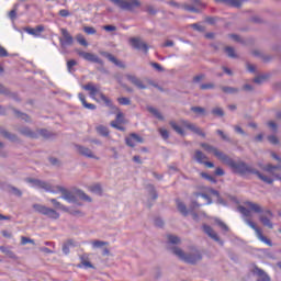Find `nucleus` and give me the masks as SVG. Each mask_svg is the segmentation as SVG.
Returning <instances> with one entry per match:
<instances>
[{
	"label": "nucleus",
	"instance_id": "5701e85b",
	"mask_svg": "<svg viewBox=\"0 0 281 281\" xmlns=\"http://www.w3.org/2000/svg\"><path fill=\"white\" fill-rule=\"evenodd\" d=\"M177 207L179 210V212L183 215V216H188L189 211L188 207L186 206V204L183 202H181V200H177Z\"/></svg>",
	"mask_w": 281,
	"mask_h": 281
},
{
	"label": "nucleus",
	"instance_id": "13d9d810",
	"mask_svg": "<svg viewBox=\"0 0 281 281\" xmlns=\"http://www.w3.org/2000/svg\"><path fill=\"white\" fill-rule=\"evenodd\" d=\"M191 27H193V30H196L198 32H205V27H203V25H200L198 23L192 24Z\"/></svg>",
	"mask_w": 281,
	"mask_h": 281
},
{
	"label": "nucleus",
	"instance_id": "bb28decb",
	"mask_svg": "<svg viewBox=\"0 0 281 281\" xmlns=\"http://www.w3.org/2000/svg\"><path fill=\"white\" fill-rule=\"evenodd\" d=\"M78 196L81 199V201H86L87 203H91L93 200L91 196H89L85 191L78 190L77 191Z\"/></svg>",
	"mask_w": 281,
	"mask_h": 281
},
{
	"label": "nucleus",
	"instance_id": "cd10ccee",
	"mask_svg": "<svg viewBox=\"0 0 281 281\" xmlns=\"http://www.w3.org/2000/svg\"><path fill=\"white\" fill-rule=\"evenodd\" d=\"M89 190L93 194H98L99 196H101V194H102V186H100V184H93V186L89 187Z\"/></svg>",
	"mask_w": 281,
	"mask_h": 281
},
{
	"label": "nucleus",
	"instance_id": "2eb2a0df",
	"mask_svg": "<svg viewBox=\"0 0 281 281\" xmlns=\"http://www.w3.org/2000/svg\"><path fill=\"white\" fill-rule=\"evenodd\" d=\"M125 143L131 148H135V146H137V144H144V138H142V136L133 133L128 137L125 138Z\"/></svg>",
	"mask_w": 281,
	"mask_h": 281
},
{
	"label": "nucleus",
	"instance_id": "6e6552de",
	"mask_svg": "<svg viewBox=\"0 0 281 281\" xmlns=\"http://www.w3.org/2000/svg\"><path fill=\"white\" fill-rule=\"evenodd\" d=\"M33 209L38 214H43L44 216H47V218H53V221L60 218V213H58V212H56V210L49 209L45 205L34 204Z\"/></svg>",
	"mask_w": 281,
	"mask_h": 281
},
{
	"label": "nucleus",
	"instance_id": "7c9ffc66",
	"mask_svg": "<svg viewBox=\"0 0 281 281\" xmlns=\"http://www.w3.org/2000/svg\"><path fill=\"white\" fill-rule=\"evenodd\" d=\"M148 111H149V113H151V115L156 116L157 120H164V116L161 115V113L159 112V110H157V109L150 106V108H148Z\"/></svg>",
	"mask_w": 281,
	"mask_h": 281
},
{
	"label": "nucleus",
	"instance_id": "f3484780",
	"mask_svg": "<svg viewBox=\"0 0 281 281\" xmlns=\"http://www.w3.org/2000/svg\"><path fill=\"white\" fill-rule=\"evenodd\" d=\"M26 34H30L31 36H34L35 38H41V34L45 32V26L37 25L35 29L26 27L25 29Z\"/></svg>",
	"mask_w": 281,
	"mask_h": 281
},
{
	"label": "nucleus",
	"instance_id": "680f3d73",
	"mask_svg": "<svg viewBox=\"0 0 281 281\" xmlns=\"http://www.w3.org/2000/svg\"><path fill=\"white\" fill-rule=\"evenodd\" d=\"M184 10H187L188 12H200V10L196 9V7L192 5H184Z\"/></svg>",
	"mask_w": 281,
	"mask_h": 281
},
{
	"label": "nucleus",
	"instance_id": "a19ab883",
	"mask_svg": "<svg viewBox=\"0 0 281 281\" xmlns=\"http://www.w3.org/2000/svg\"><path fill=\"white\" fill-rule=\"evenodd\" d=\"M119 104H122L123 106H128L131 104V99L126 97H122L117 99Z\"/></svg>",
	"mask_w": 281,
	"mask_h": 281
},
{
	"label": "nucleus",
	"instance_id": "e2e57ef3",
	"mask_svg": "<svg viewBox=\"0 0 281 281\" xmlns=\"http://www.w3.org/2000/svg\"><path fill=\"white\" fill-rule=\"evenodd\" d=\"M146 12H148V14H157V9H155L153 5H149L146 8Z\"/></svg>",
	"mask_w": 281,
	"mask_h": 281
},
{
	"label": "nucleus",
	"instance_id": "20e7f679",
	"mask_svg": "<svg viewBox=\"0 0 281 281\" xmlns=\"http://www.w3.org/2000/svg\"><path fill=\"white\" fill-rule=\"evenodd\" d=\"M223 164H226L229 166V168H233L234 172L237 175H257L258 178L263 181V183H273V178L260 173V171L251 168L245 162H236L226 156V159L223 161Z\"/></svg>",
	"mask_w": 281,
	"mask_h": 281
},
{
	"label": "nucleus",
	"instance_id": "4d7b16f0",
	"mask_svg": "<svg viewBox=\"0 0 281 281\" xmlns=\"http://www.w3.org/2000/svg\"><path fill=\"white\" fill-rule=\"evenodd\" d=\"M200 89H202L203 91H205L207 89H214V83H202L200 86Z\"/></svg>",
	"mask_w": 281,
	"mask_h": 281
},
{
	"label": "nucleus",
	"instance_id": "a211bd4d",
	"mask_svg": "<svg viewBox=\"0 0 281 281\" xmlns=\"http://www.w3.org/2000/svg\"><path fill=\"white\" fill-rule=\"evenodd\" d=\"M77 150L79 155H82L83 157H88V159H98V157L94 156L93 151L88 147H85L82 145H77Z\"/></svg>",
	"mask_w": 281,
	"mask_h": 281
},
{
	"label": "nucleus",
	"instance_id": "ea45409f",
	"mask_svg": "<svg viewBox=\"0 0 281 281\" xmlns=\"http://www.w3.org/2000/svg\"><path fill=\"white\" fill-rule=\"evenodd\" d=\"M224 93H238V88L234 87H222Z\"/></svg>",
	"mask_w": 281,
	"mask_h": 281
},
{
	"label": "nucleus",
	"instance_id": "0eeeda50",
	"mask_svg": "<svg viewBox=\"0 0 281 281\" xmlns=\"http://www.w3.org/2000/svg\"><path fill=\"white\" fill-rule=\"evenodd\" d=\"M111 3L119 7L120 10H125L126 12H134L135 9L142 7L139 0H110Z\"/></svg>",
	"mask_w": 281,
	"mask_h": 281
},
{
	"label": "nucleus",
	"instance_id": "c85d7f7f",
	"mask_svg": "<svg viewBox=\"0 0 281 281\" xmlns=\"http://www.w3.org/2000/svg\"><path fill=\"white\" fill-rule=\"evenodd\" d=\"M20 133L26 137H36V134H34V132H32L29 127H22Z\"/></svg>",
	"mask_w": 281,
	"mask_h": 281
},
{
	"label": "nucleus",
	"instance_id": "ddd939ff",
	"mask_svg": "<svg viewBox=\"0 0 281 281\" xmlns=\"http://www.w3.org/2000/svg\"><path fill=\"white\" fill-rule=\"evenodd\" d=\"M130 44L132 45V47H134V49H140L145 54H148V49H149L148 44L142 41V38L132 37L130 38Z\"/></svg>",
	"mask_w": 281,
	"mask_h": 281
},
{
	"label": "nucleus",
	"instance_id": "37998d69",
	"mask_svg": "<svg viewBox=\"0 0 281 281\" xmlns=\"http://www.w3.org/2000/svg\"><path fill=\"white\" fill-rule=\"evenodd\" d=\"M66 212H69V214H71L72 216H85V213H82V211L80 210H69L66 211Z\"/></svg>",
	"mask_w": 281,
	"mask_h": 281
},
{
	"label": "nucleus",
	"instance_id": "0e129e2a",
	"mask_svg": "<svg viewBox=\"0 0 281 281\" xmlns=\"http://www.w3.org/2000/svg\"><path fill=\"white\" fill-rule=\"evenodd\" d=\"M8 56V50L0 45V57L5 58Z\"/></svg>",
	"mask_w": 281,
	"mask_h": 281
},
{
	"label": "nucleus",
	"instance_id": "f257e3e1",
	"mask_svg": "<svg viewBox=\"0 0 281 281\" xmlns=\"http://www.w3.org/2000/svg\"><path fill=\"white\" fill-rule=\"evenodd\" d=\"M168 249L173 254V256L177 257L178 260H181L182 262H186L187 265H196V262H201L203 260V255L201 254V250L196 249L195 247L190 248L188 252L183 251V249L171 246V245H179L181 243V239L178 236L175 235H168Z\"/></svg>",
	"mask_w": 281,
	"mask_h": 281
},
{
	"label": "nucleus",
	"instance_id": "f8f14e48",
	"mask_svg": "<svg viewBox=\"0 0 281 281\" xmlns=\"http://www.w3.org/2000/svg\"><path fill=\"white\" fill-rule=\"evenodd\" d=\"M77 54H78V56L83 58V60H88V63H97V65L104 64L102 61V59H100V57H98V55H95V54L87 53V52H82V50H78Z\"/></svg>",
	"mask_w": 281,
	"mask_h": 281
},
{
	"label": "nucleus",
	"instance_id": "f03ea898",
	"mask_svg": "<svg viewBox=\"0 0 281 281\" xmlns=\"http://www.w3.org/2000/svg\"><path fill=\"white\" fill-rule=\"evenodd\" d=\"M247 207L245 206H239L238 207V212H240V214H243V216L245 217L244 221L246 223V225L248 227H251V229H254L258 240H260L261 243H265V245H268V247H273V243L271 241V239L267 238L265 235H262V231L260 228H258V226H256V224L254 222H251V212H255L256 214H262V207L254 202H246Z\"/></svg>",
	"mask_w": 281,
	"mask_h": 281
},
{
	"label": "nucleus",
	"instance_id": "a18cd8bd",
	"mask_svg": "<svg viewBox=\"0 0 281 281\" xmlns=\"http://www.w3.org/2000/svg\"><path fill=\"white\" fill-rule=\"evenodd\" d=\"M216 133L220 135V137H222V139H224V142H231L229 136H227V134H225V132L222 130H217Z\"/></svg>",
	"mask_w": 281,
	"mask_h": 281
},
{
	"label": "nucleus",
	"instance_id": "6ab92c4d",
	"mask_svg": "<svg viewBox=\"0 0 281 281\" xmlns=\"http://www.w3.org/2000/svg\"><path fill=\"white\" fill-rule=\"evenodd\" d=\"M204 233L207 234V236L210 238H212L213 240H215V243H220V245H223V241L221 240V238L218 237V234H216V232H214L213 228H211V226L209 225H204L203 226Z\"/></svg>",
	"mask_w": 281,
	"mask_h": 281
},
{
	"label": "nucleus",
	"instance_id": "b1692460",
	"mask_svg": "<svg viewBox=\"0 0 281 281\" xmlns=\"http://www.w3.org/2000/svg\"><path fill=\"white\" fill-rule=\"evenodd\" d=\"M194 159H195V161H198V164H204L205 160L207 159V156H205V154H203V151L196 150L194 154Z\"/></svg>",
	"mask_w": 281,
	"mask_h": 281
},
{
	"label": "nucleus",
	"instance_id": "09e8293b",
	"mask_svg": "<svg viewBox=\"0 0 281 281\" xmlns=\"http://www.w3.org/2000/svg\"><path fill=\"white\" fill-rule=\"evenodd\" d=\"M159 133H160L162 139H168L170 137V134L168 133V130H166V128H160Z\"/></svg>",
	"mask_w": 281,
	"mask_h": 281
},
{
	"label": "nucleus",
	"instance_id": "774afa93",
	"mask_svg": "<svg viewBox=\"0 0 281 281\" xmlns=\"http://www.w3.org/2000/svg\"><path fill=\"white\" fill-rule=\"evenodd\" d=\"M234 128L235 133H239V135H247V133H245L240 126L236 125Z\"/></svg>",
	"mask_w": 281,
	"mask_h": 281
},
{
	"label": "nucleus",
	"instance_id": "603ef678",
	"mask_svg": "<svg viewBox=\"0 0 281 281\" xmlns=\"http://www.w3.org/2000/svg\"><path fill=\"white\" fill-rule=\"evenodd\" d=\"M59 16H63L64 19H67V16H71V13L67 9H61L59 11Z\"/></svg>",
	"mask_w": 281,
	"mask_h": 281
},
{
	"label": "nucleus",
	"instance_id": "5fc2aeb1",
	"mask_svg": "<svg viewBox=\"0 0 281 281\" xmlns=\"http://www.w3.org/2000/svg\"><path fill=\"white\" fill-rule=\"evenodd\" d=\"M15 114L18 115V117H21V120H24L25 122H30V116H27V114L21 113L19 111H15Z\"/></svg>",
	"mask_w": 281,
	"mask_h": 281
},
{
	"label": "nucleus",
	"instance_id": "8fccbe9b",
	"mask_svg": "<svg viewBox=\"0 0 281 281\" xmlns=\"http://www.w3.org/2000/svg\"><path fill=\"white\" fill-rule=\"evenodd\" d=\"M266 80L267 76H259L254 79V82H256V85H262V82H265Z\"/></svg>",
	"mask_w": 281,
	"mask_h": 281
},
{
	"label": "nucleus",
	"instance_id": "c03bdc74",
	"mask_svg": "<svg viewBox=\"0 0 281 281\" xmlns=\"http://www.w3.org/2000/svg\"><path fill=\"white\" fill-rule=\"evenodd\" d=\"M268 142H270V144H273V146H277V144L280 143V140L278 139V136L276 135L268 136Z\"/></svg>",
	"mask_w": 281,
	"mask_h": 281
},
{
	"label": "nucleus",
	"instance_id": "3c124183",
	"mask_svg": "<svg viewBox=\"0 0 281 281\" xmlns=\"http://www.w3.org/2000/svg\"><path fill=\"white\" fill-rule=\"evenodd\" d=\"M114 122H117L119 124H124V113L117 112L116 121H114Z\"/></svg>",
	"mask_w": 281,
	"mask_h": 281
},
{
	"label": "nucleus",
	"instance_id": "423d86ee",
	"mask_svg": "<svg viewBox=\"0 0 281 281\" xmlns=\"http://www.w3.org/2000/svg\"><path fill=\"white\" fill-rule=\"evenodd\" d=\"M171 128H173V131H176V133H178V135H181L182 137L186 135V131H183V128L181 126H183L184 128H188L189 131H192V133H195V135H200V137H205V134L202 130H200L199 126H196L193 123H190V121H186V120H180L179 124H177V122L171 121L170 123Z\"/></svg>",
	"mask_w": 281,
	"mask_h": 281
},
{
	"label": "nucleus",
	"instance_id": "9d476101",
	"mask_svg": "<svg viewBox=\"0 0 281 281\" xmlns=\"http://www.w3.org/2000/svg\"><path fill=\"white\" fill-rule=\"evenodd\" d=\"M200 146L202 148H204V150H206V153H213V155H215L220 161H224L227 159V155H225L223 151L218 150L216 147L207 144V143H202L200 144Z\"/></svg>",
	"mask_w": 281,
	"mask_h": 281
},
{
	"label": "nucleus",
	"instance_id": "052dcab7",
	"mask_svg": "<svg viewBox=\"0 0 281 281\" xmlns=\"http://www.w3.org/2000/svg\"><path fill=\"white\" fill-rule=\"evenodd\" d=\"M103 30H105V32H115L117 27L115 25H105Z\"/></svg>",
	"mask_w": 281,
	"mask_h": 281
},
{
	"label": "nucleus",
	"instance_id": "c9c22d12",
	"mask_svg": "<svg viewBox=\"0 0 281 281\" xmlns=\"http://www.w3.org/2000/svg\"><path fill=\"white\" fill-rule=\"evenodd\" d=\"M104 245H109V243L102 241V240L92 241L93 249H100V248L104 247Z\"/></svg>",
	"mask_w": 281,
	"mask_h": 281
},
{
	"label": "nucleus",
	"instance_id": "58836bf2",
	"mask_svg": "<svg viewBox=\"0 0 281 281\" xmlns=\"http://www.w3.org/2000/svg\"><path fill=\"white\" fill-rule=\"evenodd\" d=\"M71 245H74V241L71 239L63 245V252L66 256L69 255V247H71Z\"/></svg>",
	"mask_w": 281,
	"mask_h": 281
},
{
	"label": "nucleus",
	"instance_id": "39448f33",
	"mask_svg": "<svg viewBox=\"0 0 281 281\" xmlns=\"http://www.w3.org/2000/svg\"><path fill=\"white\" fill-rule=\"evenodd\" d=\"M82 89L89 92V97L91 98V100H94L95 102H100V100H102V102H104V104L108 105L109 109H117L115 108V105H113V101L104 95L100 85L88 82L87 85L82 86ZM98 98H100V100Z\"/></svg>",
	"mask_w": 281,
	"mask_h": 281
},
{
	"label": "nucleus",
	"instance_id": "2f4dec72",
	"mask_svg": "<svg viewBox=\"0 0 281 281\" xmlns=\"http://www.w3.org/2000/svg\"><path fill=\"white\" fill-rule=\"evenodd\" d=\"M0 133H1V135H3V137H5L7 139H10L11 142H15L16 140V136L10 134V132H8L5 130H1Z\"/></svg>",
	"mask_w": 281,
	"mask_h": 281
},
{
	"label": "nucleus",
	"instance_id": "338daca9",
	"mask_svg": "<svg viewBox=\"0 0 281 281\" xmlns=\"http://www.w3.org/2000/svg\"><path fill=\"white\" fill-rule=\"evenodd\" d=\"M151 67H154V69H156L157 71H164V67H161V65L157 63H153Z\"/></svg>",
	"mask_w": 281,
	"mask_h": 281
},
{
	"label": "nucleus",
	"instance_id": "dca6fc26",
	"mask_svg": "<svg viewBox=\"0 0 281 281\" xmlns=\"http://www.w3.org/2000/svg\"><path fill=\"white\" fill-rule=\"evenodd\" d=\"M271 218H273V213L271 211H265L263 214L259 217V221L265 225V227H269V229H273V223H271Z\"/></svg>",
	"mask_w": 281,
	"mask_h": 281
},
{
	"label": "nucleus",
	"instance_id": "72a5a7b5",
	"mask_svg": "<svg viewBox=\"0 0 281 281\" xmlns=\"http://www.w3.org/2000/svg\"><path fill=\"white\" fill-rule=\"evenodd\" d=\"M147 191L149 192L151 199H157L159 195L157 194V191H155V187L153 184L147 186Z\"/></svg>",
	"mask_w": 281,
	"mask_h": 281
},
{
	"label": "nucleus",
	"instance_id": "a878e982",
	"mask_svg": "<svg viewBox=\"0 0 281 281\" xmlns=\"http://www.w3.org/2000/svg\"><path fill=\"white\" fill-rule=\"evenodd\" d=\"M50 203H53V205L55 207H57V210H63V212H69V207L63 205L60 202H58V200L56 199H50Z\"/></svg>",
	"mask_w": 281,
	"mask_h": 281
},
{
	"label": "nucleus",
	"instance_id": "473e14b6",
	"mask_svg": "<svg viewBox=\"0 0 281 281\" xmlns=\"http://www.w3.org/2000/svg\"><path fill=\"white\" fill-rule=\"evenodd\" d=\"M245 3V0H228V5L232 8H240Z\"/></svg>",
	"mask_w": 281,
	"mask_h": 281
},
{
	"label": "nucleus",
	"instance_id": "4be33fe9",
	"mask_svg": "<svg viewBox=\"0 0 281 281\" xmlns=\"http://www.w3.org/2000/svg\"><path fill=\"white\" fill-rule=\"evenodd\" d=\"M78 98L85 109H88L89 111H95L97 106L93 103H88L87 99L85 98L83 93H79Z\"/></svg>",
	"mask_w": 281,
	"mask_h": 281
},
{
	"label": "nucleus",
	"instance_id": "f704fd0d",
	"mask_svg": "<svg viewBox=\"0 0 281 281\" xmlns=\"http://www.w3.org/2000/svg\"><path fill=\"white\" fill-rule=\"evenodd\" d=\"M191 111L195 113L196 115H205V108L201 106H192Z\"/></svg>",
	"mask_w": 281,
	"mask_h": 281
},
{
	"label": "nucleus",
	"instance_id": "7ed1b4c3",
	"mask_svg": "<svg viewBox=\"0 0 281 281\" xmlns=\"http://www.w3.org/2000/svg\"><path fill=\"white\" fill-rule=\"evenodd\" d=\"M27 183H31V187L35 188V190H44L45 192H49L50 194H61L60 199L67 201V203H76L78 199L71 191L67 190L60 186H52V183L38 179H26Z\"/></svg>",
	"mask_w": 281,
	"mask_h": 281
},
{
	"label": "nucleus",
	"instance_id": "864d4df0",
	"mask_svg": "<svg viewBox=\"0 0 281 281\" xmlns=\"http://www.w3.org/2000/svg\"><path fill=\"white\" fill-rule=\"evenodd\" d=\"M27 244L34 245V239H30L27 237H21V245H27Z\"/></svg>",
	"mask_w": 281,
	"mask_h": 281
},
{
	"label": "nucleus",
	"instance_id": "393cba45",
	"mask_svg": "<svg viewBox=\"0 0 281 281\" xmlns=\"http://www.w3.org/2000/svg\"><path fill=\"white\" fill-rule=\"evenodd\" d=\"M95 131L99 135H101L102 137H109V127L104 126V125H98L95 127Z\"/></svg>",
	"mask_w": 281,
	"mask_h": 281
},
{
	"label": "nucleus",
	"instance_id": "bf43d9fd",
	"mask_svg": "<svg viewBox=\"0 0 281 281\" xmlns=\"http://www.w3.org/2000/svg\"><path fill=\"white\" fill-rule=\"evenodd\" d=\"M83 32H86V34H95V30L93 29V26H86L83 27Z\"/></svg>",
	"mask_w": 281,
	"mask_h": 281
},
{
	"label": "nucleus",
	"instance_id": "412c9836",
	"mask_svg": "<svg viewBox=\"0 0 281 281\" xmlns=\"http://www.w3.org/2000/svg\"><path fill=\"white\" fill-rule=\"evenodd\" d=\"M104 56L105 58H108V60H110V63H113V65H115L116 67H120L121 69H124L126 67L123 61L115 58V56L111 55L110 53H105Z\"/></svg>",
	"mask_w": 281,
	"mask_h": 281
},
{
	"label": "nucleus",
	"instance_id": "c756f323",
	"mask_svg": "<svg viewBox=\"0 0 281 281\" xmlns=\"http://www.w3.org/2000/svg\"><path fill=\"white\" fill-rule=\"evenodd\" d=\"M76 65H78V61H76V59H70L67 61V69L69 71V74H74V71H76V69H74V67H76Z\"/></svg>",
	"mask_w": 281,
	"mask_h": 281
},
{
	"label": "nucleus",
	"instance_id": "6e6d98bb",
	"mask_svg": "<svg viewBox=\"0 0 281 281\" xmlns=\"http://www.w3.org/2000/svg\"><path fill=\"white\" fill-rule=\"evenodd\" d=\"M198 196H201V199H204V201H206V205L212 204V199H210L207 194L200 193V194H198Z\"/></svg>",
	"mask_w": 281,
	"mask_h": 281
},
{
	"label": "nucleus",
	"instance_id": "e433bc0d",
	"mask_svg": "<svg viewBox=\"0 0 281 281\" xmlns=\"http://www.w3.org/2000/svg\"><path fill=\"white\" fill-rule=\"evenodd\" d=\"M77 43L79 45H82L83 47H87L89 45V43L87 42V40L82 34L77 35Z\"/></svg>",
	"mask_w": 281,
	"mask_h": 281
},
{
	"label": "nucleus",
	"instance_id": "4468645a",
	"mask_svg": "<svg viewBox=\"0 0 281 281\" xmlns=\"http://www.w3.org/2000/svg\"><path fill=\"white\" fill-rule=\"evenodd\" d=\"M125 78L126 80H128V82H131V85L136 87V89H140V90L147 89L146 85H144V81L139 79L137 76L132 74H126Z\"/></svg>",
	"mask_w": 281,
	"mask_h": 281
},
{
	"label": "nucleus",
	"instance_id": "aec40b11",
	"mask_svg": "<svg viewBox=\"0 0 281 281\" xmlns=\"http://www.w3.org/2000/svg\"><path fill=\"white\" fill-rule=\"evenodd\" d=\"M252 272L255 273V276H258L257 281H271L269 274H267V272H265L262 269L258 267H255Z\"/></svg>",
	"mask_w": 281,
	"mask_h": 281
},
{
	"label": "nucleus",
	"instance_id": "9b49d317",
	"mask_svg": "<svg viewBox=\"0 0 281 281\" xmlns=\"http://www.w3.org/2000/svg\"><path fill=\"white\" fill-rule=\"evenodd\" d=\"M262 170H265V172H269V175H272V177H274V179H277V181H281V165H277L273 166L271 164L262 167Z\"/></svg>",
	"mask_w": 281,
	"mask_h": 281
},
{
	"label": "nucleus",
	"instance_id": "79ce46f5",
	"mask_svg": "<svg viewBox=\"0 0 281 281\" xmlns=\"http://www.w3.org/2000/svg\"><path fill=\"white\" fill-rule=\"evenodd\" d=\"M212 113L213 115H217V117H223L225 115V112H223V109L221 108H214Z\"/></svg>",
	"mask_w": 281,
	"mask_h": 281
},
{
	"label": "nucleus",
	"instance_id": "1a4fd4ad",
	"mask_svg": "<svg viewBox=\"0 0 281 281\" xmlns=\"http://www.w3.org/2000/svg\"><path fill=\"white\" fill-rule=\"evenodd\" d=\"M61 37H59V45L61 49H65V47H71L74 45V36L67 29L61 27L60 29Z\"/></svg>",
	"mask_w": 281,
	"mask_h": 281
},
{
	"label": "nucleus",
	"instance_id": "69168bd1",
	"mask_svg": "<svg viewBox=\"0 0 281 281\" xmlns=\"http://www.w3.org/2000/svg\"><path fill=\"white\" fill-rule=\"evenodd\" d=\"M268 126H269V128H271L272 131H278V125H277L276 122H273V121L268 122Z\"/></svg>",
	"mask_w": 281,
	"mask_h": 281
},
{
	"label": "nucleus",
	"instance_id": "49530a36",
	"mask_svg": "<svg viewBox=\"0 0 281 281\" xmlns=\"http://www.w3.org/2000/svg\"><path fill=\"white\" fill-rule=\"evenodd\" d=\"M215 222L217 223L218 227H221V229H223L224 232H229V227H227L223 221L215 220Z\"/></svg>",
	"mask_w": 281,
	"mask_h": 281
},
{
	"label": "nucleus",
	"instance_id": "de8ad7c7",
	"mask_svg": "<svg viewBox=\"0 0 281 281\" xmlns=\"http://www.w3.org/2000/svg\"><path fill=\"white\" fill-rule=\"evenodd\" d=\"M201 177H202L203 179H206V181H211V183H216V179H214V177H212V176H210V175H207V173H205V172H202V173H201Z\"/></svg>",
	"mask_w": 281,
	"mask_h": 281
},
{
	"label": "nucleus",
	"instance_id": "4c0bfd02",
	"mask_svg": "<svg viewBox=\"0 0 281 281\" xmlns=\"http://www.w3.org/2000/svg\"><path fill=\"white\" fill-rule=\"evenodd\" d=\"M225 53L229 58H236V52L234 50V47L232 46L225 47Z\"/></svg>",
	"mask_w": 281,
	"mask_h": 281
}]
</instances>
